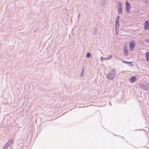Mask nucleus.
I'll return each instance as SVG.
<instances>
[{"label": "nucleus", "mask_w": 149, "mask_h": 149, "mask_svg": "<svg viewBox=\"0 0 149 149\" xmlns=\"http://www.w3.org/2000/svg\"><path fill=\"white\" fill-rule=\"evenodd\" d=\"M119 20L116 19L115 20V25L116 27L117 26H118V27L119 26Z\"/></svg>", "instance_id": "13"}, {"label": "nucleus", "mask_w": 149, "mask_h": 149, "mask_svg": "<svg viewBox=\"0 0 149 149\" xmlns=\"http://www.w3.org/2000/svg\"><path fill=\"white\" fill-rule=\"evenodd\" d=\"M8 146L6 144L3 145L1 149H8Z\"/></svg>", "instance_id": "14"}, {"label": "nucleus", "mask_w": 149, "mask_h": 149, "mask_svg": "<svg viewBox=\"0 0 149 149\" xmlns=\"http://www.w3.org/2000/svg\"><path fill=\"white\" fill-rule=\"evenodd\" d=\"M122 62H123V63H125L129 64V65L130 67H132V66L133 65H132V63L131 62H127L126 61H124L123 60H122Z\"/></svg>", "instance_id": "12"}, {"label": "nucleus", "mask_w": 149, "mask_h": 149, "mask_svg": "<svg viewBox=\"0 0 149 149\" xmlns=\"http://www.w3.org/2000/svg\"><path fill=\"white\" fill-rule=\"evenodd\" d=\"M142 88L146 91H149V82L143 83Z\"/></svg>", "instance_id": "4"}, {"label": "nucleus", "mask_w": 149, "mask_h": 149, "mask_svg": "<svg viewBox=\"0 0 149 149\" xmlns=\"http://www.w3.org/2000/svg\"><path fill=\"white\" fill-rule=\"evenodd\" d=\"M122 5L121 2L119 1L117 5V10L118 13L120 15H122L123 14Z\"/></svg>", "instance_id": "2"}, {"label": "nucleus", "mask_w": 149, "mask_h": 149, "mask_svg": "<svg viewBox=\"0 0 149 149\" xmlns=\"http://www.w3.org/2000/svg\"><path fill=\"white\" fill-rule=\"evenodd\" d=\"M84 68H83L81 71V74L80 75V77H82L83 75L84 74Z\"/></svg>", "instance_id": "16"}, {"label": "nucleus", "mask_w": 149, "mask_h": 149, "mask_svg": "<svg viewBox=\"0 0 149 149\" xmlns=\"http://www.w3.org/2000/svg\"><path fill=\"white\" fill-rule=\"evenodd\" d=\"M14 141V140L12 139H9L6 143V144L8 146H10L11 144L13 143Z\"/></svg>", "instance_id": "7"}, {"label": "nucleus", "mask_w": 149, "mask_h": 149, "mask_svg": "<svg viewBox=\"0 0 149 149\" xmlns=\"http://www.w3.org/2000/svg\"><path fill=\"white\" fill-rule=\"evenodd\" d=\"M91 56V54L90 53L88 52L86 54V57L87 58H89Z\"/></svg>", "instance_id": "15"}, {"label": "nucleus", "mask_w": 149, "mask_h": 149, "mask_svg": "<svg viewBox=\"0 0 149 149\" xmlns=\"http://www.w3.org/2000/svg\"><path fill=\"white\" fill-rule=\"evenodd\" d=\"M146 57L147 61H149V51L147 52L146 54Z\"/></svg>", "instance_id": "11"}, {"label": "nucleus", "mask_w": 149, "mask_h": 149, "mask_svg": "<svg viewBox=\"0 0 149 149\" xmlns=\"http://www.w3.org/2000/svg\"><path fill=\"white\" fill-rule=\"evenodd\" d=\"M130 5L128 1H127L125 3V8L127 13H128L130 10Z\"/></svg>", "instance_id": "5"}, {"label": "nucleus", "mask_w": 149, "mask_h": 149, "mask_svg": "<svg viewBox=\"0 0 149 149\" xmlns=\"http://www.w3.org/2000/svg\"><path fill=\"white\" fill-rule=\"evenodd\" d=\"M136 79L135 76H132V77L129 79V81L131 83H133L135 82Z\"/></svg>", "instance_id": "8"}, {"label": "nucleus", "mask_w": 149, "mask_h": 149, "mask_svg": "<svg viewBox=\"0 0 149 149\" xmlns=\"http://www.w3.org/2000/svg\"><path fill=\"white\" fill-rule=\"evenodd\" d=\"M149 29V22L148 20H146L144 23V29L145 30H148Z\"/></svg>", "instance_id": "6"}, {"label": "nucleus", "mask_w": 149, "mask_h": 149, "mask_svg": "<svg viewBox=\"0 0 149 149\" xmlns=\"http://www.w3.org/2000/svg\"><path fill=\"white\" fill-rule=\"evenodd\" d=\"M124 53L126 56H127L128 54V51L127 48L124 47Z\"/></svg>", "instance_id": "10"}, {"label": "nucleus", "mask_w": 149, "mask_h": 149, "mask_svg": "<svg viewBox=\"0 0 149 149\" xmlns=\"http://www.w3.org/2000/svg\"><path fill=\"white\" fill-rule=\"evenodd\" d=\"M120 19V17L118 16H117L116 18V19L119 20Z\"/></svg>", "instance_id": "18"}, {"label": "nucleus", "mask_w": 149, "mask_h": 149, "mask_svg": "<svg viewBox=\"0 0 149 149\" xmlns=\"http://www.w3.org/2000/svg\"><path fill=\"white\" fill-rule=\"evenodd\" d=\"M145 41L146 42L149 43V38L147 39H145Z\"/></svg>", "instance_id": "17"}, {"label": "nucleus", "mask_w": 149, "mask_h": 149, "mask_svg": "<svg viewBox=\"0 0 149 149\" xmlns=\"http://www.w3.org/2000/svg\"><path fill=\"white\" fill-rule=\"evenodd\" d=\"M116 70L115 69L113 68L107 73L106 76V78L108 80H113L114 78L116 77Z\"/></svg>", "instance_id": "1"}, {"label": "nucleus", "mask_w": 149, "mask_h": 149, "mask_svg": "<svg viewBox=\"0 0 149 149\" xmlns=\"http://www.w3.org/2000/svg\"><path fill=\"white\" fill-rule=\"evenodd\" d=\"M102 61L103 60H104V59L102 58Z\"/></svg>", "instance_id": "19"}, {"label": "nucleus", "mask_w": 149, "mask_h": 149, "mask_svg": "<svg viewBox=\"0 0 149 149\" xmlns=\"http://www.w3.org/2000/svg\"><path fill=\"white\" fill-rule=\"evenodd\" d=\"M112 55H109L106 58L101 57L100 58V59L102 61V58L104 59V60H107L111 58H112Z\"/></svg>", "instance_id": "9"}, {"label": "nucleus", "mask_w": 149, "mask_h": 149, "mask_svg": "<svg viewBox=\"0 0 149 149\" xmlns=\"http://www.w3.org/2000/svg\"><path fill=\"white\" fill-rule=\"evenodd\" d=\"M135 45V42L134 40H132L129 43L130 50L132 51L134 50V48Z\"/></svg>", "instance_id": "3"}]
</instances>
